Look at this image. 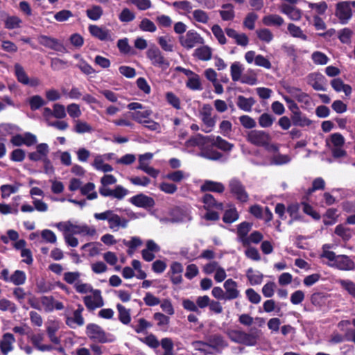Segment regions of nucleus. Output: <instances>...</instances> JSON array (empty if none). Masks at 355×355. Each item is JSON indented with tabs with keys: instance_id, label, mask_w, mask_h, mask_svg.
<instances>
[{
	"instance_id": "13d9d810",
	"label": "nucleus",
	"mask_w": 355,
	"mask_h": 355,
	"mask_svg": "<svg viewBox=\"0 0 355 355\" xmlns=\"http://www.w3.org/2000/svg\"><path fill=\"white\" fill-rule=\"evenodd\" d=\"M338 283L350 295L355 297V282L349 279H340Z\"/></svg>"
},
{
	"instance_id": "69168bd1",
	"label": "nucleus",
	"mask_w": 355,
	"mask_h": 355,
	"mask_svg": "<svg viewBox=\"0 0 355 355\" xmlns=\"http://www.w3.org/2000/svg\"><path fill=\"white\" fill-rule=\"evenodd\" d=\"M166 100L168 104L176 110H180L181 108L180 98L172 92H166Z\"/></svg>"
},
{
	"instance_id": "f03ea898",
	"label": "nucleus",
	"mask_w": 355,
	"mask_h": 355,
	"mask_svg": "<svg viewBox=\"0 0 355 355\" xmlns=\"http://www.w3.org/2000/svg\"><path fill=\"white\" fill-rule=\"evenodd\" d=\"M321 257L331 261L328 263L330 267L340 270H352L355 268L354 261L347 255H336L333 251L324 250Z\"/></svg>"
},
{
	"instance_id": "dca6fc26",
	"label": "nucleus",
	"mask_w": 355,
	"mask_h": 355,
	"mask_svg": "<svg viewBox=\"0 0 355 355\" xmlns=\"http://www.w3.org/2000/svg\"><path fill=\"white\" fill-rule=\"evenodd\" d=\"M94 296L96 300H94L90 295H87L83 298L85 305L89 310H94L96 308L101 307L103 306L101 291L95 290L94 291Z\"/></svg>"
},
{
	"instance_id": "3c124183",
	"label": "nucleus",
	"mask_w": 355,
	"mask_h": 355,
	"mask_svg": "<svg viewBox=\"0 0 355 355\" xmlns=\"http://www.w3.org/2000/svg\"><path fill=\"white\" fill-rule=\"evenodd\" d=\"M288 31L294 37L300 38L304 41L308 39L307 36L303 33L302 29L294 24L291 23L288 25Z\"/></svg>"
},
{
	"instance_id": "338daca9",
	"label": "nucleus",
	"mask_w": 355,
	"mask_h": 355,
	"mask_svg": "<svg viewBox=\"0 0 355 355\" xmlns=\"http://www.w3.org/2000/svg\"><path fill=\"white\" fill-rule=\"evenodd\" d=\"M258 38L263 42L269 43L273 38V35L268 28H262L257 31Z\"/></svg>"
},
{
	"instance_id": "a18cd8bd",
	"label": "nucleus",
	"mask_w": 355,
	"mask_h": 355,
	"mask_svg": "<svg viewBox=\"0 0 355 355\" xmlns=\"http://www.w3.org/2000/svg\"><path fill=\"white\" fill-rule=\"evenodd\" d=\"M66 324L71 328L75 327L74 324L82 326L84 324V318L82 314L80 313V311H74L73 317H68L66 320Z\"/></svg>"
},
{
	"instance_id": "4d7b16f0",
	"label": "nucleus",
	"mask_w": 355,
	"mask_h": 355,
	"mask_svg": "<svg viewBox=\"0 0 355 355\" xmlns=\"http://www.w3.org/2000/svg\"><path fill=\"white\" fill-rule=\"evenodd\" d=\"M123 243L126 247L129 248L128 250V253L129 254H130L133 250H135L137 247L142 244V241L140 238L137 236L132 237L131 240L130 241H126L124 239Z\"/></svg>"
},
{
	"instance_id": "a19ab883",
	"label": "nucleus",
	"mask_w": 355,
	"mask_h": 355,
	"mask_svg": "<svg viewBox=\"0 0 355 355\" xmlns=\"http://www.w3.org/2000/svg\"><path fill=\"white\" fill-rule=\"evenodd\" d=\"M22 23L21 19L17 16H8L4 21V26L6 29L12 30L19 28Z\"/></svg>"
},
{
	"instance_id": "f8f14e48",
	"label": "nucleus",
	"mask_w": 355,
	"mask_h": 355,
	"mask_svg": "<svg viewBox=\"0 0 355 355\" xmlns=\"http://www.w3.org/2000/svg\"><path fill=\"white\" fill-rule=\"evenodd\" d=\"M182 265L180 262L174 261L171 264L167 275L174 285H178L182 282Z\"/></svg>"
},
{
	"instance_id": "6ab92c4d",
	"label": "nucleus",
	"mask_w": 355,
	"mask_h": 355,
	"mask_svg": "<svg viewBox=\"0 0 355 355\" xmlns=\"http://www.w3.org/2000/svg\"><path fill=\"white\" fill-rule=\"evenodd\" d=\"M225 191V186L223 183L212 180H205L200 186L201 192H216L222 193Z\"/></svg>"
},
{
	"instance_id": "6e6d98bb",
	"label": "nucleus",
	"mask_w": 355,
	"mask_h": 355,
	"mask_svg": "<svg viewBox=\"0 0 355 355\" xmlns=\"http://www.w3.org/2000/svg\"><path fill=\"white\" fill-rule=\"evenodd\" d=\"M73 130L78 134H83L85 132H90L92 130V126L87 122L77 120Z\"/></svg>"
},
{
	"instance_id": "a211bd4d",
	"label": "nucleus",
	"mask_w": 355,
	"mask_h": 355,
	"mask_svg": "<svg viewBox=\"0 0 355 355\" xmlns=\"http://www.w3.org/2000/svg\"><path fill=\"white\" fill-rule=\"evenodd\" d=\"M225 289V300H232L239 296V291L237 289V283L232 279H227L224 283Z\"/></svg>"
},
{
	"instance_id": "c756f323",
	"label": "nucleus",
	"mask_w": 355,
	"mask_h": 355,
	"mask_svg": "<svg viewBox=\"0 0 355 355\" xmlns=\"http://www.w3.org/2000/svg\"><path fill=\"white\" fill-rule=\"evenodd\" d=\"M338 210L336 208H329L323 214V223L326 226H329L335 224L338 218L337 214Z\"/></svg>"
},
{
	"instance_id": "774afa93",
	"label": "nucleus",
	"mask_w": 355,
	"mask_h": 355,
	"mask_svg": "<svg viewBox=\"0 0 355 355\" xmlns=\"http://www.w3.org/2000/svg\"><path fill=\"white\" fill-rule=\"evenodd\" d=\"M135 15L130 9L125 8L121 12L119 19L122 22H130L135 19Z\"/></svg>"
},
{
	"instance_id": "7c9ffc66",
	"label": "nucleus",
	"mask_w": 355,
	"mask_h": 355,
	"mask_svg": "<svg viewBox=\"0 0 355 355\" xmlns=\"http://www.w3.org/2000/svg\"><path fill=\"white\" fill-rule=\"evenodd\" d=\"M328 295L322 292L313 293L311 296V302L313 305L319 309L324 306L327 300Z\"/></svg>"
},
{
	"instance_id": "8fccbe9b",
	"label": "nucleus",
	"mask_w": 355,
	"mask_h": 355,
	"mask_svg": "<svg viewBox=\"0 0 355 355\" xmlns=\"http://www.w3.org/2000/svg\"><path fill=\"white\" fill-rule=\"evenodd\" d=\"M291 161V157L288 155L277 153L274 155L270 159L271 165H283L288 164Z\"/></svg>"
},
{
	"instance_id": "9d476101",
	"label": "nucleus",
	"mask_w": 355,
	"mask_h": 355,
	"mask_svg": "<svg viewBox=\"0 0 355 355\" xmlns=\"http://www.w3.org/2000/svg\"><path fill=\"white\" fill-rule=\"evenodd\" d=\"M335 15L338 18L341 24H346L352 17L350 3L347 1L339 2L336 4Z\"/></svg>"
},
{
	"instance_id": "0e129e2a",
	"label": "nucleus",
	"mask_w": 355,
	"mask_h": 355,
	"mask_svg": "<svg viewBox=\"0 0 355 355\" xmlns=\"http://www.w3.org/2000/svg\"><path fill=\"white\" fill-rule=\"evenodd\" d=\"M211 31L220 44H225L227 42L224 33L219 25H214L211 27Z\"/></svg>"
},
{
	"instance_id": "aec40b11",
	"label": "nucleus",
	"mask_w": 355,
	"mask_h": 355,
	"mask_svg": "<svg viewBox=\"0 0 355 355\" xmlns=\"http://www.w3.org/2000/svg\"><path fill=\"white\" fill-rule=\"evenodd\" d=\"M291 121L293 125L301 128L309 127L313 122L300 110L295 112L294 114H291Z\"/></svg>"
},
{
	"instance_id": "864d4df0",
	"label": "nucleus",
	"mask_w": 355,
	"mask_h": 355,
	"mask_svg": "<svg viewBox=\"0 0 355 355\" xmlns=\"http://www.w3.org/2000/svg\"><path fill=\"white\" fill-rule=\"evenodd\" d=\"M139 28L141 31L145 32L154 33L157 30V27L155 24L148 18H144L140 24H139Z\"/></svg>"
},
{
	"instance_id": "603ef678",
	"label": "nucleus",
	"mask_w": 355,
	"mask_h": 355,
	"mask_svg": "<svg viewBox=\"0 0 355 355\" xmlns=\"http://www.w3.org/2000/svg\"><path fill=\"white\" fill-rule=\"evenodd\" d=\"M46 105V101L39 95H35L30 98L29 105L31 110L35 111Z\"/></svg>"
},
{
	"instance_id": "58836bf2",
	"label": "nucleus",
	"mask_w": 355,
	"mask_h": 355,
	"mask_svg": "<svg viewBox=\"0 0 355 355\" xmlns=\"http://www.w3.org/2000/svg\"><path fill=\"white\" fill-rule=\"evenodd\" d=\"M119 312V320L124 324H128L130 322L131 317L129 310L121 304L116 305Z\"/></svg>"
},
{
	"instance_id": "393cba45",
	"label": "nucleus",
	"mask_w": 355,
	"mask_h": 355,
	"mask_svg": "<svg viewBox=\"0 0 355 355\" xmlns=\"http://www.w3.org/2000/svg\"><path fill=\"white\" fill-rule=\"evenodd\" d=\"M252 223L243 221L237 226V236L239 241L243 244L244 242L247 243L248 234L251 230Z\"/></svg>"
},
{
	"instance_id": "72a5a7b5",
	"label": "nucleus",
	"mask_w": 355,
	"mask_h": 355,
	"mask_svg": "<svg viewBox=\"0 0 355 355\" xmlns=\"http://www.w3.org/2000/svg\"><path fill=\"white\" fill-rule=\"evenodd\" d=\"M10 282L12 283L15 286H21L23 285L26 280V275L24 271L20 270H16L11 275H10Z\"/></svg>"
},
{
	"instance_id": "5fc2aeb1",
	"label": "nucleus",
	"mask_w": 355,
	"mask_h": 355,
	"mask_svg": "<svg viewBox=\"0 0 355 355\" xmlns=\"http://www.w3.org/2000/svg\"><path fill=\"white\" fill-rule=\"evenodd\" d=\"M311 58L315 64L319 65H324L329 60V58L324 53L320 51H314L311 55Z\"/></svg>"
},
{
	"instance_id": "e433bc0d",
	"label": "nucleus",
	"mask_w": 355,
	"mask_h": 355,
	"mask_svg": "<svg viewBox=\"0 0 355 355\" xmlns=\"http://www.w3.org/2000/svg\"><path fill=\"white\" fill-rule=\"evenodd\" d=\"M243 68L239 62H234L230 67V74L234 82L240 80Z\"/></svg>"
},
{
	"instance_id": "a878e982",
	"label": "nucleus",
	"mask_w": 355,
	"mask_h": 355,
	"mask_svg": "<svg viewBox=\"0 0 355 355\" xmlns=\"http://www.w3.org/2000/svg\"><path fill=\"white\" fill-rule=\"evenodd\" d=\"M300 203H292L288 205L286 211L291 217L288 221V225L293 224L294 221H300L302 220V216L300 214Z\"/></svg>"
},
{
	"instance_id": "79ce46f5",
	"label": "nucleus",
	"mask_w": 355,
	"mask_h": 355,
	"mask_svg": "<svg viewBox=\"0 0 355 355\" xmlns=\"http://www.w3.org/2000/svg\"><path fill=\"white\" fill-rule=\"evenodd\" d=\"M300 205L302 206L303 212L311 216L315 220H319L321 218L320 214L314 210L313 207L306 202H301Z\"/></svg>"
},
{
	"instance_id": "09e8293b",
	"label": "nucleus",
	"mask_w": 355,
	"mask_h": 355,
	"mask_svg": "<svg viewBox=\"0 0 355 355\" xmlns=\"http://www.w3.org/2000/svg\"><path fill=\"white\" fill-rule=\"evenodd\" d=\"M258 15L254 12H251L247 14L244 20L243 26L249 30H253L255 27V22L258 19Z\"/></svg>"
},
{
	"instance_id": "423d86ee",
	"label": "nucleus",
	"mask_w": 355,
	"mask_h": 355,
	"mask_svg": "<svg viewBox=\"0 0 355 355\" xmlns=\"http://www.w3.org/2000/svg\"><path fill=\"white\" fill-rule=\"evenodd\" d=\"M146 56L154 66H157L163 70H166L170 66L169 61L164 57L157 46L149 48L146 51Z\"/></svg>"
},
{
	"instance_id": "6e6552de",
	"label": "nucleus",
	"mask_w": 355,
	"mask_h": 355,
	"mask_svg": "<svg viewBox=\"0 0 355 355\" xmlns=\"http://www.w3.org/2000/svg\"><path fill=\"white\" fill-rule=\"evenodd\" d=\"M247 140L256 146L263 147V146L267 145V141L271 140V137L268 133L263 130H254L248 134Z\"/></svg>"
},
{
	"instance_id": "2eb2a0df",
	"label": "nucleus",
	"mask_w": 355,
	"mask_h": 355,
	"mask_svg": "<svg viewBox=\"0 0 355 355\" xmlns=\"http://www.w3.org/2000/svg\"><path fill=\"white\" fill-rule=\"evenodd\" d=\"M207 340L208 346L215 350L223 349L228 347L227 341L219 334L209 335Z\"/></svg>"
},
{
	"instance_id": "20e7f679",
	"label": "nucleus",
	"mask_w": 355,
	"mask_h": 355,
	"mask_svg": "<svg viewBox=\"0 0 355 355\" xmlns=\"http://www.w3.org/2000/svg\"><path fill=\"white\" fill-rule=\"evenodd\" d=\"M60 227H62V230L64 232H70L72 234L94 236L96 233V231L94 227H90L87 225H74L70 221H67L64 223H60L58 224V227L60 228Z\"/></svg>"
},
{
	"instance_id": "bb28decb",
	"label": "nucleus",
	"mask_w": 355,
	"mask_h": 355,
	"mask_svg": "<svg viewBox=\"0 0 355 355\" xmlns=\"http://www.w3.org/2000/svg\"><path fill=\"white\" fill-rule=\"evenodd\" d=\"M346 225L345 223L339 224L334 230V234L340 237L343 241H348L352 237V230Z\"/></svg>"
},
{
	"instance_id": "4be33fe9",
	"label": "nucleus",
	"mask_w": 355,
	"mask_h": 355,
	"mask_svg": "<svg viewBox=\"0 0 355 355\" xmlns=\"http://www.w3.org/2000/svg\"><path fill=\"white\" fill-rule=\"evenodd\" d=\"M280 11L286 15L291 20L297 21L302 17V12L300 9L286 3L281 6Z\"/></svg>"
},
{
	"instance_id": "2f4dec72",
	"label": "nucleus",
	"mask_w": 355,
	"mask_h": 355,
	"mask_svg": "<svg viewBox=\"0 0 355 355\" xmlns=\"http://www.w3.org/2000/svg\"><path fill=\"white\" fill-rule=\"evenodd\" d=\"M223 10H220V15L223 21L232 20L235 17L234 6L232 3H225L222 5Z\"/></svg>"
},
{
	"instance_id": "9b49d317",
	"label": "nucleus",
	"mask_w": 355,
	"mask_h": 355,
	"mask_svg": "<svg viewBox=\"0 0 355 355\" xmlns=\"http://www.w3.org/2000/svg\"><path fill=\"white\" fill-rule=\"evenodd\" d=\"M212 110V107L209 104H204L200 111L201 120L205 125L202 131L206 133L210 132L216 124L215 117L211 116Z\"/></svg>"
},
{
	"instance_id": "f704fd0d",
	"label": "nucleus",
	"mask_w": 355,
	"mask_h": 355,
	"mask_svg": "<svg viewBox=\"0 0 355 355\" xmlns=\"http://www.w3.org/2000/svg\"><path fill=\"white\" fill-rule=\"evenodd\" d=\"M211 49L208 46H202L195 51V55L200 60L207 61L211 58Z\"/></svg>"
},
{
	"instance_id": "c03bdc74",
	"label": "nucleus",
	"mask_w": 355,
	"mask_h": 355,
	"mask_svg": "<svg viewBox=\"0 0 355 355\" xmlns=\"http://www.w3.org/2000/svg\"><path fill=\"white\" fill-rule=\"evenodd\" d=\"M246 277L251 285H259L263 280V275L259 272L257 274H254L252 268L248 269L246 272Z\"/></svg>"
},
{
	"instance_id": "c9c22d12",
	"label": "nucleus",
	"mask_w": 355,
	"mask_h": 355,
	"mask_svg": "<svg viewBox=\"0 0 355 355\" xmlns=\"http://www.w3.org/2000/svg\"><path fill=\"white\" fill-rule=\"evenodd\" d=\"M15 73L16 78L19 83L25 85H28L29 84L28 76L25 72L23 67L18 63L15 64Z\"/></svg>"
},
{
	"instance_id": "39448f33",
	"label": "nucleus",
	"mask_w": 355,
	"mask_h": 355,
	"mask_svg": "<svg viewBox=\"0 0 355 355\" xmlns=\"http://www.w3.org/2000/svg\"><path fill=\"white\" fill-rule=\"evenodd\" d=\"M180 44L187 49L193 48L197 44H203L204 39L195 30H189L185 35L179 37Z\"/></svg>"
},
{
	"instance_id": "0eeeda50",
	"label": "nucleus",
	"mask_w": 355,
	"mask_h": 355,
	"mask_svg": "<svg viewBox=\"0 0 355 355\" xmlns=\"http://www.w3.org/2000/svg\"><path fill=\"white\" fill-rule=\"evenodd\" d=\"M86 334L93 340L101 343L110 342L107 339L105 331L98 324L90 323L87 325Z\"/></svg>"
},
{
	"instance_id": "f3484780",
	"label": "nucleus",
	"mask_w": 355,
	"mask_h": 355,
	"mask_svg": "<svg viewBox=\"0 0 355 355\" xmlns=\"http://www.w3.org/2000/svg\"><path fill=\"white\" fill-rule=\"evenodd\" d=\"M90 34L98 38L101 41H112L110 31L108 29L98 26L97 25H90L89 26Z\"/></svg>"
},
{
	"instance_id": "473e14b6",
	"label": "nucleus",
	"mask_w": 355,
	"mask_h": 355,
	"mask_svg": "<svg viewBox=\"0 0 355 355\" xmlns=\"http://www.w3.org/2000/svg\"><path fill=\"white\" fill-rule=\"evenodd\" d=\"M263 23L264 25L270 26H282L284 21V19L278 15H269L263 17Z\"/></svg>"
},
{
	"instance_id": "cd10ccee",
	"label": "nucleus",
	"mask_w": 355,
	"mask_h": 355,
	"mask_svg": "<svg viewBox=\"0 0 355 355\" xmlns=\"http://www.w3.org/2000/svg\"><path fill=\"white\" fill-rule=\"evenodd\" d=\"M309 84L316 91H324V76L320 73L309 75Z\"/></svg>"
},
{
	"instance_id": "49530a36",
	"label": "nucleus",
	"mask_w": 355,
	"mask_h": 355,
	"mask_svg": "<svg viewBox=\"0 0 355 355\" xmlns=\"http://www.w3.org/2000/svg\"><path fill=\"white\" fill-rule=\"evenodd\" d=\"M186 86L193 91L202 90V87L199 75L196 74L193 77L189 78L186 83Z\"/></svg>"
},
{
	"instance_id": "b1692460",
	"label": "nucleus",
	"mask_w": 355,
	"mask_h": 355,
	"mask_svg": "<svg viewBox=\"0 0 355 355\" xmlns=\"http://www.w3.org/2000/svg\"><path fill=\"white\" fill-rule=\"evenodd\" d=\"M202 202L205 204V208L207 210L210 209L223 210L224 207L223 202H218L214 196L209 193L203 196Z\"/></svg>"
},
{
	"instance_id": "de8ad7c7",
	"label": "nucleus",
	"mask_w": 355,
	"mask_h": 355,
	"mask_svg": "<svg viewBox=\"0 0 355 355\" xmlns=\"http://www.w3.org/2000/svg\"><path fill=\"white\" fill-rule=\"evenodd\" d=\"M275 120V118L272 115L266 112L261 114L258 119L259 124L262 128L270 127Z\"/></svg>"
},
{
	"instance_id": "412c9836",
	"label": "nucleus",
	"mask_w": 355,
	"mask_h": 355,
	"mask_svg": "<svg viewBox=\"0 0 355 355\" xmlns=\"http://www.w3.org/2000/svg\"><path fill=\"white\" fill-rule=\"evenodd\" d=\"M129 220L125 218H121L114 212L108 220L109 227L113 231H117L119 227L126 228Z\"/></svg>"
},
{
	"instance_id": "680f3d73",
	"label": "nucleus",
	"mask_w": 355,
	"mask_h": 355,
	"mask_svg": "<svg viewBox=\"0 0 355 355\" xmlns=\"http://www.w3.org/2000/svg\"><path fill=\"white\" fill-rule=\"evenodd\" d=\"M161 346L164 349L163 355H173V343L169 338L161 340Z\"/></svg>"
},
{
	"instance_id": "bf43d9fd",
	"label": "nucleus",
	"mask_w": 355,
	"mask_h": 355,
	"mask_svg": "<svg viewBox=\"0 0 355 355\" xmlns=\"http://www.w3.org/2000/svg\"><path fill=\"white\" fill-rule=\"evenodd\" d=\"M0 310L2 311H9L12 313H14L17 311V306L10 300L3 298L0 300Z\"/></svg>"
},
{
	"instance_id": "5701e85b",
	"label": "nucleus",
	"mask_w": 355,
	"mask_h": 355,
	"mask_svg": "<svg viewBox=\"0 0 355 355\" xmlns=\"http://www.w3.org/2000/svg\"><path fill=\"white\" fill-rule=\"evenodd\" d=\"M214 146H206L201 149L199 156L209 160L217 161L223 157V154L213 148Z\"/></svg>"
},
{
	"instance_id": "ea45409f",
	"label": "nucleus",
	"mask_w": 355,
	"mask_h": 355,
	"mask_svg": "<svg viewBox=\"0 0 355 355\" xmlns=\"http://www.w3.org/2000/svg\"><path fill=\"white\" fill-rule=\"evenodd\" d=\"M152 111L147 110L143 112L135 111L131 113V117L139 123L143 124L151 115Z\"/></svg>"
},
{
	"instance_id": "4468645a",
	"label": "nucleus",
	"mask_w": 355,
	"mask_h": 355,
	"mask_svg": "<svg viewBox=\"0 0 355 355\" xmlns=\"http://www.w3.org/2000/svg\"><path fill=\"white\" fill-rule=\"evenodd\" d=\"M207 141L211 143L212 146L225 152L231 151L234 147L233 144L230 143L220 136H207Z\"/></svg>"
},
{
	"instance_id": "7ed1b4c3",
	"label": "nucleus",
	"mask_w": 355,
	"mask_h": 355,
	"mask_svg": "<svg viewBox=\"0 0 355 355\" xmlns=\"http://www.w3.org/2000/svg\"><path fill=\"white\" fill-rule=\"evenodd\" d=\"M230 193L239 202H247L249 200V195L246 191L245 186L238 178H232L228 184Z\"/></svg>"
},
{
	"instance_id": "c85d7f7f",
	"label": "nucleus",
	"mask_w": 355,
	"mask_h": 355,
	"mask_svg": "<svg viewBox=\"0 0 355 355\" xmlns=\"http://www.w3.org/2000/svg\"><path fill=\"white\" fill-rule=\"evenodd\" d=\"M255 100L252 97L245 98L243 96H239L236 105L241 110L251 112L252 106L255 103Z\"/></svg>"
},
{
	"instance_id": "e2e57ef3",
	"label": "nucleus",
	"mask_w": 355,
	"mask_h": 355,
	"mask_svg": "<svg viewBox=\"0 0 355 355\" xmlns=\"http://www.w3.org/2000/svg\"><path fill=\"white\" fill-rule=\"evenodd\" d=\"M139 340L153 349L157 348L159 346V342L156 336L152 334L145 338H139Z\"/></svg>"
},
{
	"instance_id": "f257e3e1",
	"label": "nucleus",
	"mask_w": 355,
	"mask_h": 355,
	"mask_svg": "<svg viewBox=\"0 0 355 355\" xmlns=\"http://www.w3.org/2000/svg\"><path fill=\"white\" fill-rule=\"evenodd\" d=\"M260 330L254 329L250 333L241 330L228 329L225 331L228 338L234 343L246 346H254L259 339Z\"/></svg>"
},
{
	"instance_id": "37998d69",
	"label": "nucleus",
	"mask_w": 355,
	"mask_h": 355,
	"mask_svg": "<svg viewBox=\"0 0 355 355\" xmlns=\"http://www.w3.org/2000/svg\"><path fill=\"white\" fill-rule=\"evenodd\" d=\"M239 215L236 208L230 209L225 211L223 221L227 224H231L239 219Z\"/></svg>"
},
{
	"instance_id": "4c0bfd02",
	"label": "nucleus",
	"mask_w": 355,
	"mask_h": 355,
	"mask_svg": "<svg viewBox=\"0 0 355 355\" xmlns=\"http://www.w3.org/2000/svg\"><path fill=\"white\" fill-rule=\"evenodd\" d=\"M103 14V8L100 6L94 5L86 10L89 19L93 21L98 20Z\"/></svg>"
},
{
	"instance_id": "1a4fd4ad",
	"label": "nucleus",
	"mask_w": 355,
	"mask_h": 355,
	"mask_svg": "<svg viewBox=\"0 0 355 355\" xmlns=\"http://www.w3.org/2000/svg\"><path fill=\"white\" fill-rule=\"evenodd\" d=\"M38 42L40 44L54 50L58 52H61L62 53H67V49L64 46V44L59 42V40L56 38L51 37L45 35H41L37 38Z\"/></svg>"
},
{
	"instance_id": "052dcab7",
	"label": "nucleus",
	"mask_w": 355,
	"mask_h": 355,
	"mask_svg": "<svg viewBox=\"0 0 355 355\" xmlns=\"http://www.w3.org/2000/svg\"><path fill=\"white\" fill-rule=\"evenodd\" d=\"M263 238V234L259 231L252 232L247 238V243L244 242L243 246H249L251 243L257 244L262 241Z\"/></svg>"
},
{
	"instance_id": "ddd939ff",
	"label": "nucleus",
	"mask_w": 355,
	"mask_h": 355,
	"mask_svg": "<svg viewBox=\"0 0 355 355\" xmlns=\"http://www.w3.org/2000/svg\"><path fill=\"white\" fill-rule=\"evenodd\" d=\"M130 202L136 207L142 208H152L155 206V200L144 193L137 194L130 199Z\"/></svg>"
}]
</instances>
